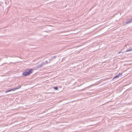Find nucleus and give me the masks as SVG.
Returning <instances> with one entry per match:
<instances>
[{
  "mask_svg": "<svg viewBox=\"0 0 132 132\" xmlns=\"http://www.w3.org/2000/svg\"><path fill=\"white\" fill-rule=\"evenodd\" d=\"M33 71V70L32 69H28L22 73V75L24 76H27L32 73V71Z\"/></svg>",
  "mask_w": 132,
  "mask_h": 132,
  "instance_id": "nucleus-1",
  "label": "nucleus"
},
{
  "mask_svg": "<svg viewBox=\"0 0 132 132\" xmlns=\"http://www.w3.org/2000/svg\"><path fill=\"white\" fill-rule=\"evenodd\" d=\"M54 88L55 90L58 89V87H54Z\"/></svg>",
  "mask_w": 132,
  "mask_h": 132,
  "instance_id": "nucleus-8",
  "label": "nucleus"
},
{
  "mask_svg": "<svg viewBox=\"0 0 132 132\" xmlns=\"http://www.w3.org/2000/svg\"><path fill=\"white\" fill-rule=\"evenodd\" d=\"M55 56L53 57L51 59H49V60L50 61L51 60H52L53 59L55 58Z\"/></svg>",
  "mask_w": 132,
  "mask_h": 132,
  "instance_id": "nucleus-9",
  "label": "nucleus"
},
{
  "mask_svg": "<svg viewBox=\"0 0 132 132\" xmlns=\"http://www.w3.org/2000/svg\"><path fill=\"white\" fill-rule=\"evenodd\" d=\"M45 64V63L44 62H42L40 64L37 66V68H40L42 67L43 65H44Z\"/></svg>",
  "mask_w": 132,
  "mask_h": 132,
  "instance_id": "nucleus-3",
  "label": "nucleus"
},
{
  "mask_svg": "<svg viewBox=\"0 0 132 132\" xmlns=\"http://www.w3.org/2000/svg\"><path fill=\"white\" fill-rule=\"evenodd\" d=\"M12 90H13V91H14V88L12 89H10L9 90H6V91H5V93H7L8 92L11 91H12Z\"/></svg>",
  "mask_w": 132,
  "mask_h": 132,
  "instance_id": "nucleus-5",
  "label": "nucleus"
},
{
  "mask_svg": "<svg viewBox=\"0 0 132 132\" xmlns=\"http://www.w3.org/2000/svg\"><path fill=\"white\" fill-rule=\"evenodd\" d=\"M122 75V73H119L118 75H117V76H114V77L113 78V80L115 79V78H118L119 77V76H121Z\"/></svg>",
  "mask_w": 132,
  "mask_h": 132,
  "instance_id": "nucleus-2",
  "label": "nucleus"
},
{
  "mask_svg": "<svg viewBox=\"0 0 132 132\" xmlns=\"http://www.w3.org/2000/svg\"><path fill=\"white\" fill-rule=\"evenodd\" d=\"M132 50V49H129L128 50H127L126 51V52H129V51H131Z\"/></svg>",
  "mask_w": 132,
  "mask_h": 132,
  "instance_id": "nucleus-7",
  "label": "nucleus"
},
{
  "mask_svg": "<svg viewBox=\"0 0 132 132\" xmlns=\"http://www.w3.org/2000/svg\"><path fill=\"white\" fill-rule=\"evenodd\" d=\"M132 23V19L129 21H127L126 23V24H128V23Z\"/></svg>",
  "mask_w": 132,
  "mask_h": 132,
  "instance_id": "nucleus-4",
  "label": "nucleus"
},
{
  "mask_svg": "<svg viewBox=\"0 0 132 132\" xmlns=\"http://www.w3.org/2000/svg\"><path fill=\"white\" fill-rule=\"evenodd\" d=\"M21 86H20V85H19L18 86V87H17L16 88H14V90L16 89H19L20 88H21Z\"/></svg>",
  "mask_w": 132,
  "mask_h": 132,
  "instance_id": "nucleus-6",
  "label": "nucleus"
},
{
  "mask_svg": "<svg viewBox=\"0 0 132 132\" xmlns=\"http://www.w3.org/2000/svg\"><path fill=\"white\" fill-rule=\"evenodd\" d=\"M121 53V52H118V53L119 54V53Z\"/></svg>",
  "mask_w": 132,
  "mask_h": 132,
  "instance_id": "nucleus-10",
  "label": "nucleus"
}]
</instances>
